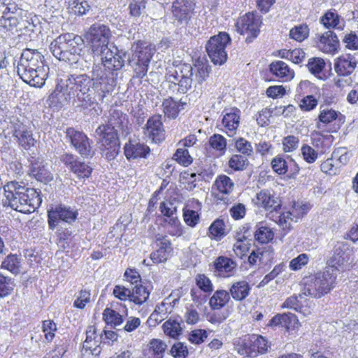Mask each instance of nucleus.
I'll list each match as a JSON object with an SVG mask.
<instances>
[{
	"label": "nucleus",
	"mask_w": 358,
	"mask_h": 358,
	"mask_svg": "<svg viewBox=\"0 0 358 358\" xmlns=\"http://www.w3.org/2000/svg\"><path fill=\"white\" fill-rule=\"evenodd\" d=\"M310 208L311 206L308 203H296L294 204L292 211L287 212V216L285 217L284 215L283 218L290 219L291 220H293L294 218H295L294 221L297 222L298 219L306 215Z\"/></svg>",
	"instance_id": "09e8293b"
},
{
	"label": "nucleus",
	"mask_w": 358,
	"mask_h": 358,
	"mask_svg": "<svg viewBox=\"0 0 358 358\" xmlns=\"http://www.w3.org/2000/svg\"><path fill=\"white\" fill-rule=\"evenodd\" d=\"M146 0H133L129 6V13L131 17H139L145 12Z\"/></svg>",
	"instance_id": "052dcab7"
},
{
	"label": "nucleus",
	"mask_w": 358,
	"mask_h": 358,
	"mask_svg": "<svg viewBox=\"0 0 358 358\" xmlns=\"http://www.w3.org/2000/svg\"><path fill=\"white\" fill-rule=\"evenodd\" d=\"M299 138L294 135L285 136L282 140V150L284 152H293L299 146Z\"/></svg>",
	"instance_id": "5fc2aeb1"
},
{
	"label": "nucleus",
	"mask_w": 358,
	"mask_h": 358,
	"mask_svg": "<svg viewBox=\"0 0 358 358\" xmlns=\"http://www.w3.org/2000/svg\"><path fill=\"white\" fill-rule=\"evenodd\" d=\"M250 289V286L247 281L240 280L231 285L229 293L233 299L241 301L249 295Z\"/></svg>",
	"instance_id": "c756f323"
},
{
	"label": "nucleus",
	"mask_w": 358,
	"mask_h": 358,
	"mask_svg": "<svg viewBox=\"0 0 358 358\" xmlns=\"http://www.w3.org/2000/svg\"><path fill=\"white\" fill-rule=\"evenodd\" d=\"M95 135L101 147L108 150L106 153V158L114 159L120 149L117 131L110 127L99 126L95 131Z\"/></svg>",
	"instance_id": "9d476101"
},
{
	"label": "nucleus",
	"mask_w": 358,
	"mask_h": 358,
	"mask_svg": "<svg viewBox=\"0 0 358 358\" xmlns=\"http://www.w3.org/2000/svg\"><path fill=\"white\" fill-rule=\"evenodd\" d=\"M305 296L302 289L301 293L298 296L293 295L288 297L282 304L281 307L294 310L303 316L307 317L312 313L313 303L309 299H306Z\"/></svg>",
	"instance_id": "a211bd4d"
},
{
	"label": "nucleus",
	"mask_w": 358,
	"mask_h": 358,
	"mask_svg": "<svg viewBox=\"0 0 358 358\" xmlns=\"http://www.w3.org/2000/svg\"><path fill=\"white\" fill-rule=\"evenodd\" d=\"M314 40L316 47L322 52L334 55L338 52L339 40L334 31L329 30L317 34Z\"/></svg>",
	"instance_id": "f3484780"
},
{
	"label": "nucleus",
	"mask_w": 358,
	"mask_h": 358,
	"mask_svg": "<svg viewBox=\"0 0 358 358\" xmlns=\"http://www.w3.org/2000/svg\"><path fill=\"white\" fill-rule=\"evenodd\" d=\"M110 74L99 64L95 65L93 68L92 83L101 101H103L106 94L112 92L115 87V80Z\"/></svg>",
	"instance_id": "9b49d317"
},
{
	"label": "nucleus",
	"mask_w": 358,
	"mask_h": 358,
	"mask_svg": "<svg viewBox=\"0 0 358 358\" xmlns=\"http://www.w3.org/2000/svg\"><path fill=\"white\" fill-rule=\"evenodd\" d=\"M261 23L260 17L257 14L248 13L237 20L236 27L238 32L247 36L245 41L250 43L258 36Z\"/></svg>",
	"instance_id": "f8f14e48"
},
{
	"label": "nucleus",
	"mask_w": 358,
	"mask_h": 358,
	"mask_svg": "<svg viewBox=\"0 0 358 358\" xmlns=\"http://www.w3.org/2000/svg\"><path fill=\"white\" fill-rule=\"evenodd\" d=\"M164 333L169 337L177 338L182 331V322L170 318L162 325Z\"/></svg>",
	"instance_id": "ea45409f"
},
{
	"label": "nucleus",
	"mask_w": 358,
	"mask_h": 358,
	"mask_svg": "<svg viewBox=\"0 0 358 358\" xmlns=\"http://www.w3.org/2000/svg\"><path fill=\"white\" fill-rule=\"evenodd\" d=\"M249 245V242L244 236H243V238H238L234 244L233 250L237 257L242 258V257H243L248 251Z\"/></svg>",
	"instance_id": "774afa93"
},
{
	"label": "nucleus",
	"mask_w": 358,
	"mask_h": 358,
	"mask_svg": "<svg viewBox=\"0 0 358 358\" xmlns=\"http://www.w3.org/2000/svg\"><path fill=\"white\" fill-rule=\"evenodd\" d=\"M57 81L56 89L49 98L52 104L62 107L70 103L76 97L85 107L93 104L94 99L90 94L92 80L86 74H63L58 76Z\"/></svg>",
	"instance_id": "f03ea898"
},
{
	"label": "nucleus",
	"mask_w": 358,
	"mask_h": 358,
	"mask_svg": "<svg viewBox=\"0 0 358 358\" xmlns=\"http://www.w3.org/2000/svg\"><path fill=\"white\" fill-rule=\"evenodd\" d=\"M348 245L343 242H338L334 248V253L330 259L328 260L327 268H334L338 275L339 272V267L343 265L347 259L348 255L346 252L348 250Z\"/></svg>",
	"instance_id": "393cba45"
},
{
	"label": "nucleus",
	"mask_w": 358,
	"mask_h": 358,
	"mask_svg": "<svg viewBox=\"0 0 358 358\" xmlns=\"http://www.w3.org/2000/svg\"><path fill=\"white\" fill-rule=\"evenodd\" d=\"M309 35V28L306 24H300L292 28L289 31V36L296 41L301 42Z\"/></svg>",
	"instance_id": "6e6d98bb"
},
{
	"label": "nucleus",
	"mask_w": 358,
	"mask_h": 358,
	"mask_svg": "<svg viewBox=\"0 0 358 358\" xmlns=\"http://www.w3.org/2000/svg\"><path fill=\"white\" fill-rule=\"evenodd\" d=\"M162 107L165 115L169 117L175 119L178 116L180 110L179 105L171 97L164 99L162 103Z\"/></svg>",
	"instance_id": "603ef678"
},
{
	"label": "nucleus",
	"mask_w": 358,
	"mask_h": 358,
	"mask_svg": "<svg viewBox=\"0 0 358 358\" xmlns=\"http://www.w3.org/2000/svg\"><path fill=\"white\" fill-rule=\"evenodd\" d=\"M192 10L187 0H176L172 5V13L178 22L186 21Z\"/></svg>",
	"instance_id": "7c9ffc66"
},
{
	"label": "nucleus",
	"mask_w": 358,
	"mask_h": 358,
	"mask_svg": "<svg viewBox=\"0 0 358 358\" xmlns=\"http://www.w3.org/2000/svg\"><path fill=\"white\" fill-rule=\"evenodd\" d=\"M131 56L128 59L129 64L133 68L136 76L143 78L148 73L155 48L148 42L138 41L131 45Z\"/></svg>",
	"instance_id": "0eeeda50"
},
{
	"label": "nucleus",
	"mask_w": 358,
	"mask_h": 358,
	"mask_svg": "<svg viewBox=\"0 0 358 358\" xmlns=\"http://www.w3.org/2000/svg\"><path fill=\"white\" fill-rule=\"evenodd\" d=\"M210 146L216 151L220 152L221 155L225 153L227 150V140L226 138L217 134H213L209 138Z\"/></svg>",
	"instance_id": "864d4df0"
},
{
	"label": "nucleus",
	"mask_w": 358,
	"mask_h": 358,
	"mask_svg": "<svg viewBox=\"0 0 358 358\" xmlns=\"http://www.w3.org/2000/svg\"><path fill=\"white\" fill-rule=\"evenodd\" d=\"M150 295L147 289L141 285H136L131 290L130 301L141 305L148 299Z\"/></svg>",
	"instance_id": "de8ad7c7"
},
{
	"label": "nucleus",
	"mask_w": 358,
	"mask_h": 358,
	"mask_svg": "<svg viewBox=\"0 0 358 358\" xmlns=\"http://www.w3.org/2000/svg\"><path fill=\"white\" fill-rule=\"evenodd\" d=\"M274 234L273 231L262 224L257 225V229L255 233V239L261 243H266L273 238Z\"/></svg>",
	"instance_id": "8fccbe9b"
},
{
	"label": "nucleus",
	"mask_w": 358,
	"mask_h": 358,
	"mask_svg": "<svg viewBox=\"0 0 358 358\" xmlns=\"http://www.w3.org/2000/svg\"><path fill=\"white\" fill-rule=\"evenodd\" d=\"M150 152L148 145L136 141H129L124 145V154L127 159L146 157Z\"/></svg>",
	"instance_id": "a878e982"
},
{
	"label": "nucleus",
	"mask_w": 358,
	"mask_h": 358,
	"mask_svg": "<svg viewBox=\"0 0 358 358\" xmlns=\"http://www.w3.org/2000/svg\"><path fill=\"white\" fill-rule=\"evenodd\" d=\"M337 274L334 268H327L324 272L306 278L303 287V294L320 299L335 287Z\"/></svg>",
	"instance_id": "423d86ee"
},
{
	"label": "nucleus",
	"mask_w": 358,
	"mask_h": 358,
	"mask_svg": "<svg viewBox=\"0 0 358 358\" xmlns=\"http://www.w3.org/2000/svg\"><path fill=\"white\" fill-rule=\"evenodd\" d=\"M148 346V358H162L167 347L164 341L157 338L151 339Z\"/></svg>",
	"instance_id": "58836bf2"
},
{
	"label": "nucleus",
	"mask_w": 358,
	"mask_h": 358,
	"mask_svg": "<svg viewBox=\"0 0 358 358\" xmlns=\"http://www.w3.org/2000/svg\"><path fill=\"white\" fill-rule=\"evenodd\" d=\"M47 166V163L35 161L31 163L29 171L30 175L34 177L38 181L46 184L53 179V176L48 169Z\"/></svg>",
	"instance_id": "bb28decb"
},
{
	"label": "nucleus",
	"mask_w": 358,
	"mask_h": 358,
	"mask_svg": "<svg viewBox=\"0 0 358 358\" xmlns=\"http://www.w3.org/2000/svg\"><path fill=\"white\" fill-rule=\"evenodd\" d=\"M321 23L327 29H342L343 20L336 10H328L320 19Z\"/></svg>",
	"instance_id": "c9c22d12"
},
{
	"label": "nucleus",
	"mask_w": 358,
	"mask_h": 358,
	"mask_svg": "<svg viewBox=\"0 0 358 358\" xmlns=\"http://www.w3.org/2000/svg\"><path fill=\"white\" fill-rule=\"evenodd\" d=\"M270 71L282 82H287L294 77V72L282 61L272 62L269 66Z\"/></svg>",
	"instance_id": "cd10ccee"
},
{
	"label": "nucleus",
	"mask_w": 358,
	"mask_h": 358,
	"mask_svg": "<svg viewBox=\"0 0 358 358\" xmlns=\"http://www.w3.org/2000/svg\"><path fill=\"white\" fill-rule=\"evenodd\" d=\"M50 50L57 59L76 69L87 67L92 58L81 37L69 33L57 37L50 43Z\"/></svg>",
	"instance_id": "20e7f679"
},
{
	"label": "nucleus",
	"mask_w": 358,
	"mask_h": 358,
	"mask_svg": "<svg viewBox=\"0 0 358 358\" xmlns=\"http://www.w3.org/2000/svg\"><path fill=\"white\" fill-rule=\"evenodd\" d=\"M110 29L103 24H93L87 35V42L90 46L92 57H100L103 69L119 70L124 65L126 53L113 52L108 48Z\"/></svg>",
	"instance_id": "7ed1b4c3"
},
{
	"label": "nucleus",
	"mask_w": 358,
	"mask_h": 358,
	"mask_svg": "<svg viewBox=\"0 0 358 358\" xmlns=\"http://www.w3.org/2000/svg\"><path fill=\"white\" fill-rule=\"evenodd\" d=\"M18 64L29 67L42 69L43 71H49V67L45 64L44 56L36 49H24Z\"/></svg>",
	"instance_id": "412c9836"
},
{
	"label": "nucleus",
	"mask_w": 358,
	"mask_h": 358,
	"mask_svg": "<svg viewBox=\"0 0 358 358\" xmlns=\"http://www.w3.org/2000/svg\"><path fill=\"white\" fill-rule=\"evenodd\" d=\"M307 66L311 73L321 78L320 74L324 69L325 62L322 58L314 57L308 60Z\"/></svg>",
	"instance_id": "13d9d810"
},
{
	"label": "nucleus",
	"mask_w": 358,
	"mask_h": 358,
	"mask_svg": "<svg viewBox=\"0 0 358 358\" xmlns=\"http://www.w3.org/2000/svg\"><path fill=\"white\" fill-rule=\"evenodd\" d=\"M269 348L268 341L262 336L252 334V358L265 354Z\"/></svg>",
	"instance_id": "a19ab883"
},
{
	"label": "nucleus",
	"mask_w": 358,
	"mask_h": 358,
	"mask_svg": "<svg viewBox=\"0 0 358 358\" xmlns=\"http://www.w3.org/2000/svg\"><path fill=\"white\" fill-rule=\"evenodd\" d=\"M17 69L20 78L30 86L41 87L45 84L48 71L24 66V64L23 65L17 64Z\"/></svg>",
	"instance_id": "dca6fc26"
},
{
	"label": "nucleus",
	"mask_w": 358,
	"mask_h": 358,
	"mask_svg": "<svg viewBox=\"0 0 358 358\" xmlns=\"http://www.w3.org/2000/svg\"><path fill=\"white\" fill-rule=\"evenodd\" d=\"M297 323L298 319L296 316L291 313L277 315L270 321V324L272 326L280 325L287 329L294 328Z\"/></svg>",
	"instance_id": "f704fd0d"
},
{
	"label": "nucleus",
	"mask_w": 358,
	"mask_h": 358,
	"mask_svg": "<svg viewBox=\"0 0 358 358\" xmlns=\"http://www.w3.org/2000/svg\"><path fill=\"white\" fill-rule=\"evenodd\" d=\"M1 266L13 274H18L21 271V258L17 255L10 254L1 262Z\"/></svg>",
	"instance_id": "a18cd8bd"
},
{
	"label": "nucleus",
	"mask_w": 358,
	"mask_h": 358,
	"mask_svg": "<svg viewBox=\"0 0 358 358\" xmlns=\"http://www.w3.org/2000/svg\"><path fill=\"white\" fill-rule=\"evenodd\" d=\"M356 58L350 55L345 54L338 57L334 62V70L338 77H347L350 75L357 66Z\"/></svg>",
	"instance_id": "5701e85b"
},
{
	"label": "nucleus",
	"mask_w": 358,
	"mask_h": 358,
	"mask_svg": "<svg viewBox=\"0 0 358 358\" xmlns=\"http://www.w3.org/2000/svg\"><path fill=\"white\" fill-rule=\"evenodd\" d=\"M164 88L170 92L186 94L193 87L196 94L201 93V85L208 77L210 66L205 59H199L194 66L183 64L169 66L166 69Z\"/></svg>",
	"instance_id": "f257e3e1"
},
{
	"label": "nucleus",
	"mask_w": 358,
	"mask_h": 358,
	"mask_svg": "<svg viewBox=\"0 0 358 358\" xmlns=\"http://www.w3.org/2000/svg\"><path fill=\"white\" fill-rule=\"evenodd\" d=\"M236 150L245 157H250L253 155V148L250 142L240 137L235 141Z\"/></svg>",
	"instance_id": "4d7b16f0"
},
{
	"label": "nucleus",
	"mask_w": 358,
	"mask_h": 358,
	"mask_svg": "<svg viewBox=\"0 0 358 358\" xmlns=\"http://www.w3.org/2000/svg\"><path fill=\"white\" fill-rule=\"evenodd\" d=\"M13 137L18 145L24 150H29L36 143L33 136L32 131L29 129L27 125L19 121L13 124Z\"/></svg>",
	"instance_id": "aec40b11"
},
{
	"label": "nucleus",
	"mask_w": 358,
	"mask_h": 358,
	"mask_svg": "<svg viewBox=\"0 0 358 358\" xmlns=\"http://www.w3.org/2000/svg\"><path fill=\"white\" fill-rule=\"evenodd\" d=\"M102 339V332H98L96 327L94 325L89 326L86 330V338L82 350L83 356L90 357L92 355V358L97 357L101 351L100 345Z\"/></svg>",
	"instance_id": "ddd939ff"
},
{
	"label": "nucleus",
	"mask_w": 358,
	"mask_h": 358,
	"mask_svg": "<svg viewBox=\"0 0 358 358\" xmlns=\"http://www.w3.org/2000/svg\"><path fill=\"white\" fill-rule=\"evenodd\" d=\"M23 18L15 16H1L0 23L8 30H13L14 28L19 27L20 30Z\"/></svg>",
	"instance_id": "bf43d9fd"
},
{
	"label": "nucleus",
	"mask_w": 358,
	"mask_h": 358,
	"mask_svg": "<svg viewBox=\"0 0 358 358\" xmlns=\"http://www.w3.org/2000/svg\"><path fill=\"white\" fill-rule=\"evenodd\" d=\"M215 269L226 276L232 275L236 270L237 264L235 261L224 256L218 257L214 262Z\"/></svg>",
	"instance_id": "473e14b6"
},
{
	"label": "nucleus",
	"mask_w": 358,
	"mask_h": 358,
	"mask_svg": "<svg viewBox=\"0 0 358 358\" xmlns=\"http://www.w3.org/2000/svg\"><path fill=\"white\" fill-rule=\"evenodd\" d=\"M43 332L47 342H50L55 338V333L57 331L56 324L50 320H44L42 325Z\"/></svg>",
	"instance_id": "69168bd1"
},
{
	"label": "nucleus",
	"mask_w": 358,
	"mask_h": 358,
	"mask_svg": "<svg viewBox=\"0 0 358 358\" xmlns=\"http://www.w3.org/2000/svg\"><path fill=\"white\" fill-rule=\"evenodd\" d=\"M234 187V183L232 180L226 175H220L217 177L213 184V189L223 194H230Z\"/></svg>",
	"instance_id": "79ce46f5"
},
{
	"label": "nucleus",
	"mask_w": 358,
	"mask_h": 358,
	"mask_svg": "<svg viewBox=\"0 0 358 358\" xmlns=\"http://www.w3.org/2000/svg\"><path fill=\"white\" fill-rule=\"evenodd\" d=\"M222 120L224 132L228 136L232 137L236 134L240 124L241 111L238 108H230L223 111Z\"/></svg>",
	"instance_id": "4be33fe9"
},
{
	"label": "nucleus",
	"mask_w": 358,
	"mask_h": 358,
	"mask_svg": "<svg viewBox=\"0 0 358 358\" xmlns=\"http://www.w3.org/2000/svg\"><path fill=\"white\" fill-rule=\"evenodd\" d=\"M256 204L271 212L276 211L280 207L279 198L268 189L261 190L256 195Z\"/></svg>",
	"instance_id": "b1692460"
},
{
	"label": "nucleus",
	"mask_w": 358,
	"mask_h": 358,
	"mask_svg": "<svg viewBox=\"0 0 358 358\" xmlns=\"http://www.w3.org/2000/svg\"><path fill=\"white\" fill-rule=\"evenodd\" d=\"M273 248L271 246H266L253 251L248 257V262L251 265L256 264L257 262L267 264L273 258Z\"/></svg>",
	"instance_id": "2f4dec72"
},
{
	"label": "nucleus",
	"mask_w": 358,
	"mask_h": 358,
	"mask_svg": "<svg viewBox=\"0 0 358 358\" xmlns=\"http://www.w3.org/2000/svg\"><path fill=\"white\" fill-rule=\"evenodd\" d=\"M0 15L1 16H15L20 18H24L28 15V12L21 8L16 3L9 2L8 3L0 2Z\"/></svg>",
	"instance_id": "4c0bfd02"
},
{
	"label": "nucleus",
	"mask_w": 358,
	"mask_h": 358,
	"mask_svg": "<svg viewBox=\"0 0 358 358\" xmlns=\"http://www.w3.org/2000/svg\"><path fill=\"white\" fill-rule=\"evenodd\" d=\"M301 151L303 159L308 164L314 163L318 157V151L307 144L302 145Z\"/></svg>",
	"instance_id": "338daca9"
},
{
	"label": "nucleus",
	"mask_w": 358,
	"mask_h": 358,
	"mask_svg": "<svg viewBox=\"0 0 358 358\" xmlns=\"http://www.w3.org/2000/svg\"><path fill=\"white\" fill-rule=\"evenodd\" d=\"M229 166L234 171H243L249 164L246 157L241 155H233L228 162Z\"/></svg>",
	"instance_id": "3c124183"
},
{
	"label": "nucleus",
	"mask_w": 358,
	"mask_h": 358,
	"mask_svg": "<svg viewBox=\"0 0 358 358\" xmlns=\"http://www.w3.org/2000/svg\"><path fill=\"white\" fill-rule=\"evenodd\" d=\"M309 259V255L307 254H300L289 262V267L291 270L294 271L301 270L303 266L308 264Z\"/></svg>",
	"instance_id": "0e129e2a"
},
{
	"label": "nucleus",
	"mask_w": 358,
	"mask_h": 358,
	"mask_svg": "<svg viewBox=\"0 0 358 358\" xmlns=\"http://www.w3.org/2000/svg\"><path fill=\"white\" fill-rule=\"evenodd\" d=\"M103 319L108 325L113 328L120 326L123 323V317L116 310L106 308L103 313Z\"/></svg>",
	"instance_id": "49530a36"
},
{
	"label": "nucleus",
	"mask_w": 358,
	"mask_h": 358,
	"mask_svg": "<svg viewBox=\"0 0 358 358\" xmlns=\"http://www.w3.org/2000/svg\"><path fill=\"white\" fill-rule=\"evenodd\" d=\"M92 168L85 162L78 161L77 164L72 168L71 171L80 178H89L91 175Z\"/></svg>",
	"instance_id": "e2e57ef3"
},
{
	"label": "nucleus",
	"mask_w": 358,
	"mask_h": 358,
	"mask_svg": "<svg viewBox=\"0 0 358 358\" xmlns=\"http://www.w3.org/2000/svg\"><path fill=\"white\" fill-rule=\"evenodd\" d=\"M272 170L280 176L287 175L294 178L299 174L300 168L297 163L289 156L279 154L271 162Z\"/></svg>",
	"instance_id": "4468645a"
},
{
	"label": "nucleus",
	"mask_w": 358,
	"mask_h": 358,
	"mask_svg": "<svg viewBox=\"0 0 358 358\" xmlns=\"http://www.w3.org/2000/svg\"><path fill=\"white\" fill-rule=\"evenodd\" d=\"M127 115L120 110L113 109L110 111L108 123L106 124H101L100 126L110 127L117 131L118 129L124 130L127 127Z\"/></svg>",
	"instance_id": "c85d7f7f"
},
{
	"label": "nucleus",
	"mask_w": 358,
	"mask_h": 358,
	"mask_svg": "<svg viewBox=\"0 0 358 358\" xmlns=\"http://www.w3.org/2000/svg\"><path fill=\"white\" fill-rule=\"evenodd\" d=\"M178 164L187 166L192 162V157L187 150L178 148L173 157Z\"/></svg>",
	"instance_id": "680f3d73"
},
{
	"label": "nucleus",
	"mask_w": 358,
	"mask_h": 358,
	"mask_svg": "<svg viewBox=\"0 0 358 358\" xmlns=\"http://www.w3.org/2000/svg\"><path fill=\"white\" fill-rule=\"evenodd\" d=\"M78 212L75 208L64 205H52L48 210L49 228L54 230L61 222L71 224L78 217Z\"/></svg>",
	"instance_id": "1a4fd4ad"
},
{
	"label": "nucleus",
	"mask_w": 358,
	"mask_h": 358,
	"mask_svg": "<svg viewBox=\"0 0 358 358\" xmlns=\"http://www.w3.org/2000/svg\"><path fill=\"white\" fill-rule=\"evenodd\" d=\"M230 301L229 292L224 289L216 290L209 299V306L213 310H220Z\"/></svg>",
	"instance_id": "72a5a7b5"
},
{
	"label": "nucleus",
	"mask_w": 358,
	"mask_h": 358,
	"mask_svg": "<svg viewBox=\"0 0 358 358\" xmlns=\"http://www.w3.org/2000/svg\"><path fill=\"white\" fill-rule=\"evenodd\" d=\"M234 350L240 355L252 357V335H246L242 338H239L234 342Z\"/></svg>",
	"instance_id": "e433bc0d"
},
{
	"label": "nucleus",
	"mask_w": 358,
	"mask_h": 358,
	"mask_svg": "<svg viewBox=\"0 0 358 358\" xmlns=\"http://www.w3.org/2000/svg\"><path fill=\"white\" fill-rule=\"evenodd\" d=\"M3 189L4 205L22 213L34 212L42 202L39 193L22 185V182L11 181L4 185Z\"/></svg>",
	"instance_id": "39448f33"
},
{
	"label": "nucleus",
	"mask_w": 358,
	"mask_h": 358,
	"mask_svg": "<svg viewBox=\"0 0 358 358\" xmlns=\"http://www.w3.org/2000/svg\"><path fill=\"white\" fill-rule=\"evenodd\" d=\"M143 133L153 143H159L165 138V130L161 115L150 117L143 127Z\"/></svg>",
	"instance_id": "6ab92c4d"
},
{
	"label": "nucleus",
	"mask_w": 358,
	"mask_h": 358,
	"mask_svg": "<svg viewBox=\"0 0 358 358\" xmlns=\"http://www.w3.org/2000/svg\"><path fill=\"white\" fill-rule=\"evenodd\" d=\"M66 137L80 155L86 157L92 155V141L85 133L70 127L66 131Z\"/></svg>",
	"instance_id": "2eb2a0df"
},
{
	"label": "nucleus",
	"mask_w": 358,
	"mask_h": 358,
	"mask_svg": "<svg viewBox=\"0 0 358 358\" xmlns=\"http://www.w3.org/2000/svg\"><path fill=\"white\" fill-rule=\"evenodd\" d=\"M338 112L329 108L327 106L321 105L320 106V113L318 115L319 122L317 123V127L320 128V123L329 124L336 120L338 115Z\"/></svg>",
	"instance_id": "c03bdc74"
},
{
	"label": "nucleus",
	"mask_w": 358,
	"mask_h": 358,
	"mask_svg": "<svg viewBox=\"0 0 358 358\" xmlns=\"http://www.w3.org/2000/svg\"><path fill=\"white\" fill-rule=\"evenodd\" d=\"M231 38L227 32H220L211 36L206 44V50L212 62L222 65L227 59V46L230 44Z\"/></svg>",
	"instance_id": "6e6552de"
},
{
	"label": "nucleus",
	"mask_w": 358,
	"mask_h": 358,
	"mask_svg": "<svg viewBox=\"0 0 358 358\" xmlns=\"http://www.w3.org/2000/svg\"><path fill=\"white\" fill-rule=\"evenodd\" d=\"M160 211L166 217L169 218V223L172 225L178 226L180 222L176 216V206L170 201H164L160 203Z\"/></svg>",
	"instance_id": "37998d69"
}]
</instances>
